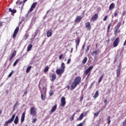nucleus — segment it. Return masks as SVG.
<instances>
[{
  "mask_svg": "<svg viewBox=\"0 0 126 126\" xmlns=\"http://www.w3.org/2000/svg\"><path fill=\"white\" fill-rule=\"evenodd\" d=\"M65 104H66V102H65V97H64V96H62L61 97L62 107H64V106H65Z\"/></svg>",
  "mask_w": 126,
  "mask_h": 126,
  "instance_id": "obj_8",
  "label": "nucleus"
},
{
  "mask_svg": "<svg viewBox=\"0 0 126 126\" xmlns=\"http://www.w3.org/2000/svg\"><path fill=\"white\" fill-rule=\"evenodd\" d=\"M101 112V110H99V111H98L97 112H96V113H94V116L95 117H98V116L99 115V114H100V112Z\"/></svg>",
  "mask_w": 126,
  "mask_h": 126,
  "instance_id": "obj_34",
  "label": "nucleus"
},
{
  "mask_svg": "<svg viewBox=\"0 0 126 126\" xmlns=\"http://www.w3.org/2000/svg\"><path fill=\"white\" fill-rule=\"evenodd\" d=\"M56 72L58 75L62 76V74L64 72V70H63V69H57L56 70Z\"/></svg>",
  "mask_w": 126,
  "mask_h": 126,
  "instance_id": "obj_6",
  "label": "nucleus"
},
{
  "mask_svg": "<svg viewBox=\"0 0 126 126\" xmlns=\"http://www.w3.org/2000/svg\"><path fill=\"white\" fill-rule=\"evenodd\" d=\"M63 54H61V55H60L59 60H62V59H63Z\"/></svg>",
  "mask_w": 126,
  "mask_h": 126,
  "instance_id": "obj_46",
  "label": "nucleus"
},
{
  "mask_svg": "<svg viewBox=\"0 0 126 126\" xmlns=\"http://www.w3.org/2000/svg\"><path fill=\"white\" fill-rule=\"evenodd\" d=\"M111 117L108 116L107 117V124H108V125H109V124L111 123Z\"/></svg>",
  "mask_w": 126,
  "mask_h": 126,
  "instance_id": "obj_32",
  "label": "nucleus"
},
{
  "mask_svg": "<svg viewBox=\"0 0 126 126\" xmlns=\"http://www.w3.org/2000/svg\"><path fill=\"white\" fill-rule=\"evenodd\" d=\"M92 68H93V66H90L89 67V68L85 71L86 75H87V74H88V73H90V71H91V70H92Z\"/></svg>",
  "mask_w": 126,
  "mask_h": 126,
  "instance_id": "obj_12",
  "label": "nucleus"
},
{
  "mask_svg": "<svg viewBox=\"0 0 126 126\" xmlns=\"http://www.w3.org/2000/svg\"><path fill=\"white\" fill-rule=\"evenodd\" d=\"M19 61H20V60L17 59L13 64V66H15V65H16V64H17V63H18V62H19Z\"/></svg>",
  "mask_w": 126,
  "mask_h": 126,
  "instance_id": "obj_30",
  "label": "nucleus"
},
{
  "mask_svg": "<svg viewBox=\"0 0 126 126\" xmlns=\"http://www.w3.org/2000/svg\"><path fill=\"white\" fill-rule=\"evenodd\" d=\"M28 37H29V35L27 34H25V40H27Z\"/></svg>",
  "mask_w": 126,
  "mask_h": 126,
  "instance_id": "obj_48",
  "label": "nucleus"
},
{
  "mask_svg": "<svg viewBox=\"0 0 126 126\" xmlns=\"http://www.w3.org/2000/svg\"><path fill=\"white\" fill-rule=\"evenodd\" d=\"M82 99H83V96H82V97H81L80 101H82Z\"/></svg>",
  "mask_w": 126,
  "mask_h": 126,
  "instance_id": "obj_59",
  "label": "nucleus"
},
{
  "mask_svg": "<svg viewBox=\"0 0 126 126\" xmlns=\"http://www.w3.org/2000/svg\"><path fill=\"white\" fill-rule=\"evenodd\" d=\"M2 113V110H0V115H1Z\"/></svg>",
  "mask_w": 126,
  "mask_h": 126,
  "instance_id": "obj_56",
  "label": "nucleus"
},
{
  "mask_svg": "<svg viewBox=\"0 0 126 126\" xmlns=\"http://www.w3.org/2000/svg\"><path fill=\"white\" fill-rule=\"evenodd\" d=\"M98 19V14H95L91 17L92 21H96Z\"/></svg>",
  "mask_w": 126,
  "mask_h": 126,
  "instance_id": "obj_13",
  "label": "nucleus"
},
{
  "mask_svg": "<svg viewBox=\"0 0 126 126\" xmlns=\"http://www.w3.org/2000/svg\"><path fill=\"white\" fill-rule=\"evenodd\" d=\"M37 114V112L36 111V108L35 107H32L30 110V115L32 116V117H35Z\"/></svg>",
  "mask_w": 126,
  "mask_h": 126,
  "instance_id": "obj_4",
  "label": "nucleus"
},
{
  "mask_svg": "<svg viewBox=\"0 0 126 126\" xmlns=\"http://www.w3.org/2000/svg\"><path fill=\"white\" fill-rule=\"evenodd\" d=\"M119 14V10H116V11H115L114 13V16L117 17L118 16V15Z\"/></svg>",
  "mask_w": 126,
  "mask_h": 126,
  "instance_id": "obj_27",
  "label": "nucleus"
},
{
  "mask_svg": "<svg viewBox=\"0 0 126 126\" xmlns=\"http://www.w3.org/2000/svg\"><path fill=\"white\" fill-rule=\"evenodd\" d=\"M74 115H75V113H74L73 115L71 116V118H70V121H73V118H74Z\"/></svg>",
  "mask_w": 126,
  "mask_h": 126,
  "instance_id": "obj_42",
  "label": "nucleus"
},
{
  "mask_svg": "<svg viewBox=\"0 0 126 126\" xmlns=\"http://www.w3.org/2000/svg\"><path fill=\"white\" fill-rule=\"evenodd\" d=\"M25 119V113H23L21 118V123H23L24 122V120Z\"/></svg>",
  "mask_w": 126,
  "mask_h": 126,
  "instance_id": "obj_18",
  "label": "nucleus"
},
{
  "mask_svg": "<svg viewBox=\"0 0 126 126\" xmlns=\"http://www.w3.org/2000/svg\"><path fill=\"white\" fill-rule=\"evenodd\" d=\"M98 54H99V50L94 51L92 53V55L94 57H96Z\"/></svg>",
  "mask_w": 126,
  "mask_h": 126,
  "instance_id": "obj_19",
  "label": "nucleus"
},
{
  "mask_svg": "<svg viewBox=\"0 0 126 126\" xmlns=\"http://www.w3.org/2000/svg\"><path fill=\"white\" fill-rule=\"evenodd\" d=\"M115 8V3H112L109 6V9H114Z\"/></svg>",
  "mask_w": 126,
  "mask_h": 126,
  "instance_id": "obj_22",
  "label": "nucleus"
},
{
  "mask_svg": "<svg viewBox=\"0 0 126 126\" xmlns=\"http://www.w3.org/2000/svg\"><path fill=\"white\" fill-rule=\"evenodd\" d=\"M9 11H10V12H11L12 14H14V13H16V9L12 10L11 8H9Z\"/></svg>",
  "mask_w": 126,
  "mask_h": 126,
  "instance_id": "obj_21",
  "label": "nucleus"
},
{
  "mask_svg": "<svg viewBox=\"0 0 126 126\" xmlns=\"http://www.w3.org/2000/svg\"><path fill=\"white\" fill-rule=\"evenodd\" d=\"M36 122H37V119L34 118V119L32 120V123H35Z\"/></svg>",
  "mask_w": 126,
  "mask_h": 126,
  "instance_id": "obj_49",
  "label": "nucleus"
},
{
  "mask_svg": "<svg viewBox=\"0 0 126 126\" xmlns=\"http://www.w3.org/2000/svg\"><path fill=\"white\" fill-rule=\"evenodd\" d=\"M47 37H51L52 35H53V33L52 32H47L46 33Z\"/></svg>",
  "mask_w": 126,
  "mask_h": 126,
  "instance_id": "obj_29",
  "label": "nucleus"
},
{
  "mask_svg": "<svg viewBox=\"0 0 126 126\" xmlns=\"http://www.w3.org/2000/svg\"><path fill=\"white\" fill-rule=\"evenodd\" d=\"M17 35V32H14V33L12 35L13 39H14L15 37H16Z\"/></svg>",
  "mask_w": 126,
  "mask_h": 126,
  "instance_id": "obj_33",
  "label": "nucleus"
},
{
  "mask_svg": "<svg viewBox=\"0 0 126 126\" xmlns=\"http://www.w3.org/2000/svg\"><path fill=\"white\" fill-rule=\"evenodd\" d=\"M15 116L16 115L15 113L12 116L11 118L9 120L5 122L4 126H8V124H11V123L14 121V119H15Z\"/></svg>",
  "mask_w": 126,
  "mask_h": 126,
  "instance_id": "obj_3",
  "label": "nucleus"
},
{
  "mask_svg": "<svg viewBox=\"0 0 126 126\" xmlns=\"http://www.w3.org/2000/svg\"><path fill=\"white\" fill-rule=\"evenodd\" d=\"M85 123V121H84L83 123H81L79 124V126H83V123Z\"/></svg>",
  "mask_w": 126,
  "mask_h": 126,
  "instance_id": "obj_51",
  "label": "nucleus"
},
{
  "mask_svg": "<svg viewBox=\"0 0 126 126\" xmlns=\"http://www.w3.org/2000/svg\"><path fill=\"white\" fill-rule=\"evenodd\" d=\"M83 117H84V114L83 113H82L79 117V120L80 121L82 120V119L83 118Z\"/></svg>",
  "mask_w": 126,
  "mask_h": 126,
  "instance_id": "obj_38",
  "label": "nucleus"
},
{
  "mask_svg": "<svg viewBox=\"0 0 126 126\" xmlns=\"http://www.w3.org/2000/svg\"><path fill=\"white\" fill-rule=\"evenodd\" d=\"M110 28H111V24H110L108 26L107 32L110 31Z\"/></svg>",
  "mask_w": 126,
  "mask_h": 126,
  "instance_id": "obj_45",
  "label": "nucleus"
},
{
  "mask_svg": "<svg viewBox=\"0 0 126 126\" xmlns=\"http://www.w3.org/2000/svg\"><path fill=\"white\" fill-rule=\"evenodd\" d=\"M78 21H79V17H77L75 20V22L76 23V22H78Z\"/></svg>",
  "mask_w": 126,
  "mask_h": 126,
  "instance_id": "obj_41",
  "label": "nucleus"
},
{
  "mask_svg": "<svg viewBox=\"0 0 126 126\" xmlns=\"http://www.w3.org/2000/svg\"><path fill=\"white\" fill-rule=\"evenodd\" d=\"M39 88L41 92V100L43 101L46 99V88L45 87H42V88L39 86Z\"/></svg>",
  "mask_w": 126,
  "mask_h": 126,
  "instance_id": "obj_1",
  "label": "nucleus"
},
{
  "mask_svg": "<svg viewBox=\"0 0 126 126\" xmlns=\"http://www.w3.org/2000/svg\"><path fill=\"white\" fill-rule=\"evenodd\" d=\"M18 122H19V118H18V116H16L14 121V123L15 125H17Z\"/></svg>",
  "mask_w": 126,
  "mask_h": 126,
  "instance_id": "obj_16",
  "label": "nucleus"
},
{
  "mask_svg": "<svg viewBox=\"0 0 126 126\" xmlns=\"http://www.w3.org/2000/svg\"><path fill=\"white\" fill-rule=\"evenodd\" d=\"M22 23V21L20 22L19 23V25H20V24H21Z\"/></svg>",
  "mask_w": 126,
  "mask_h": 126,
  "instance_id": "obj_60",
  "label": "nucleus"
},
{
  "mask_svg": "<svg viewBox=\"0 0 126 126\" xmlns=\"http://www.w3.org/2000/svg\"><path fill=\"white\" fill-rule=\"evenodd\" d=\"M71 61V59L70 58H69L67 61V64H69V63H70V62Z\"/></svg>",
  "mask_w": 126,
  "mask_h": 126,
  "instance_id": "obj_43",
  "label": "nucleus"
},
{
  "mask_svg": "<svg viewBox=\"0 0 126 126\" xmlns=\"http://www.w3.org/2000/svg\"><path fill=\"white\" fill-rule=\"evenodd\" d=\"M53 95H54V91H50L49 92L50 96L51 97V96H53Z\"/></svg>",
  "mask_w": 126,
  "mask_h": 126,
  "instance_id": "obj_39",
  "label": "nucleus"
},
{
  "mask_svg": "<svg viewBox=\"0 0 126 126\" xmlns=\"http://www.w3.org/2000/svg\"><path fill=\"white\" fill-rule=\"evenodd\" d=\"M93 84H94V83H92L91 84V88L92 87V86H93Z\"/></svg>",
  "mask_w": 126,
  "mask_h": 126,
  "instance_id": "obj_61",
  "label": "nucleus"
},
{
  "mask_svg": "<svg viewBox=\"0 0 126 126\" xmlns=\"http://www.w3.org/2000/svg\"><path fill=\"white\" fill-rule=\"evenodd\" d=\"M120 43V38L117 37L115 40L113 42V46L115 48H116V47H117V46H118V45H119V43Z\"/></svg>",
  "mask_w": 126,
  "mask_h": 126,
  "instance_id": "obj_10",
  "label": "nucleus"
},
{
  "mask_svg": "<svg viewBox=\"0 0 126 126\" xmlns=\"http://www.w3.org/2000/svg\"><path fill=\"white\" fill-rule=\"evenodd\" d=\"M103 77H104V74H102L100 78H99V79L98 80V83H100L101 82V81H102V80L103 79Z\"/></svg>",
  "mask_w": 126,
  "mask_h": 126,
  "instance_id": "obj_25",
  "label": "nucleus"
},
{
  "mask_svg": "<svg viewBox=\"0 0 126 126\" xmlns=\"http://www.w3.org/2000/svg\"><path fill=\"white\" fill-rule=\"evenodd\" d=\"M86 28L88 31L91 30V25L90 24V22H88L86 24Z\"/></svg>",
  "mask_w": 126,
  "mask_h": 126,
  "instance_id": "obj_14",
  "label": "nucleus"
},
{
  "mask_svg": "<svg viewBox=\"0 0 126 126\" xmlns=\"http://www.w3.org/2000/svg\"><path fill=\"white\" fill-rule=\"evenodd\" d=\"M85 47V45L84 44L83 46V47H82L83 50V49H84V47Z\"/></svg>",
  "mask_w": 126,
  "mask_h": 126,
  "instance_id": "obj_58",
  "label": "nucleus"
},
{
  "mask_svg": "<svg viewBox=\"0 0 126 126\" xmlns=\"http://www.w3.org/2000/svg\"><path fill=\"white\" fill-rule=\"evenodd\" d=\"M32 44H30L29 45L27 49V52H30V51H31V49H32Z\"/></svg>",
  "mask_w": 126,
  "mask_h": 126,
  "instance_id": "obj_20",
  "label": "nucleus"
},
{
  "mask_svg": "<svg viewBox=\"0 0 126 126\" xmlns=\"http://www.w3.org/2000/svg\"><path fill=\"white\" fill-rule=\"evenodd\" d=\"M13 73H14V71H12L8 75V77H10L11 76H12V74H13Z\"/></svg>",
  "mask_w": 126,
  "mask_h": 126,
  "instance_id": "obj_37",
  "label": "nucleus"
},
{
  "mask_svg": "<svg viewBox=\"0 0 126 126\" xmlns=\"http://www.w3.org/2000/svg\"><path fill=\"white\" fill-rule=\"evenodd\" d=\"M89 76H90V73H89L88 75V77H89Z\"/></svg>",
  "mask_w": 126,
  "mask_h": 126,
  "instance_id": "obj_62",
  "label": "nucleus"
},
{
  "mask_svg": "<svg viewBox=\"0 0 126 126\" xmlns=\"http://www.w3.org/2000/svg\"><path fill=\"white\" fill-rule=\"evenodd\" d=\"M121 68H122V64L120 63H119L117 70V77H119V76H120V73H121Z\"/></svg>",
  "mask_w": 126,
  "mask_h": 126,
  "instance_id": "obj_7",
  "label": "nucleus"
},
{
  "mask_svg": "<svg viewBox=\"0 0 126 126\" xmlns=\"http://www.w3.org/2000/svg\"><path fill=\"white\" fill-rule=\"evenodd\" d=\"M32 66H29L27 68V70H26V72L27 73H28L29 72V71H30V69H31Z\"/></svg>",
  "mask_w": 126,
  "mask_h": 126,
  "instance_id": "obj_28",
  "label": "nucleus"
},
{
  "mask_svg": "<svg viewBox=\"0 0 126 126\" xmlns=\"http://www.w3.org/2000/svg\"><path fill=\"white\" fill-rule=\"evenodd\" d=\"M87 57H85L84 58V59L83 61V63H84V64H85V63H86V62H87Z\"/></svg>",
  "mask_w": 126,
  "mask_h": 126,
  "instance_id": "obj_35",
  "label": "nucleus"
},
{
  "mask_svg": "<svg viewBox=\"0 0 126 126\" xmlns=\"http://www.w3.org/2000/svg\"><path fill=\"white\" fill-rule=\"evenodd\" d=\"M122 24V21L119 22L117 25L115 27V32H119V30H120V27H121V25Z\"/></svg>",
  "mask_w": 126,
  "mask_h": 126,
  "instance_id": "obj_11",
  "label": "nucleus"
},
{
  "mask_svg": "<svg viewBox=\"0 0 126 126\" xmlns=\"http://www.w3.org/2000/svg\"><path fill=\"white\" fill-rule=\"evenodd\" d=\"M24 95L27 94V91H25L24 93Z\"/></svg>",
  "mask_w": 126,
  "mask_h": 126,
  "instance_id": "obj_55",
  "label": "nucleus"
},
{
  "mask_svg": "<svg viewBox=\"0 0 126 126\" xmlns=\"http://www.w3.org/2000/svg\"><path fill=\"white\" fill-rule=\"evenodd\" d=\"M104 102V103L105 104V105H107V103H107V99H105Z\"/></svg>",
  "mask_w": 126,
  "mask_h": 126,
  "instance_id": "obj_54",
  "label": "nucleus"
},
{
  "mask_svg": "<svg viewBox=\"0 0 126 126\" xmlns=\"http://www.w3.org/2000/svg\"><path fill=\"white\" fill-rule=\"evenodd\" d=\"M89 49H90V45H89L87 46L86 53H88V51H89Z\"/></svg>",
  "mask_w": 126,
  "mask_h": 126,
  "instance_id": "obj_40",
  "label": "nucleus"
},
{
  "mask_svg": "<svg viewBox=\"0 0 126 126\" xmlns=\"http://www.w3.org/2000/svg\"><path fill=\"white\" fill-rule=\"evenodd\" d=\"M27 0H23V2H24V3H25V2H26Z\"/></svg>",
  "mask_w": 126,
  "mask_h": 126,
  "instance_id": "obj_57",
  "label": "nucleus"
},
{
  "mask_svg": "<svg viewBox=\"0 0 126 126\" xmlns=\"http://www.w3.org/2000/svg\"><path fill=\"white\" fill-rule=\"evenodd\" d=\"M16 56V51L14 50L12 53L11 54L9 58V62H11L13 60V58Z\"/></svg>",
  "mask_w": 126,
  "mask_h": 126,
  "instance_id": "obj_9",
  "label": "nucleus"
},
{
  "mask_svg": "<svg viewBox=\"0 0 126 126\" xmlns=\"http://www.w3.org/2000/svg\"><path fill=\"white\" fill-rule=\"evenodd\" d=\"M57 107H58V105L57 104H55L51 110V113H54L57 109Z\"/></svg>",
  "mask_w": 126,
  "mask_h": 126,
  "instance_id": "obj_17",
  "label": "nucleus"
},
{
  "mask_svg": "<svg viewBox=\"0 0 126 126\" xmlns=\"http://www.w3.org/2000/svg\"><path fill=\"white\" fill-rule=\"evenodd\" d=\"M64 68H65V65H64V63H62L61 64V69H63L64 70Z\"/></svg>",
  "mask_w": 126,
  "mask_h": 126,
  "instance_id": "obj_26",
  "label": "nucleus"
},
{
  "mask_svg": "<svg viewBox=\"0 0 126 126\" xmlns=\"http://www.w3.org/2000/svg\"><path fill=\"white\" fill-rule=\"evenodd\" d=\"M126 43L125 42H124V46H126Z\"/></svg>",
  "mask_w": 126,
  "mask_h": 126,
  "instance_id": "obj_63",
  "label": "nucleus"
},
{
  "mask_svg": "<svg viewBox=\"0 0 126 126\" xmlns=\"http://www.w3.org/2000/svg\"><path fill=\"white\" fill-rule=\"evenodd\" d=\"M37 36V32H36L34 35H32V38L31 39V41H32V42H33V41H34V39H35V38L36 37V36Z\"/></svg>",
  "mask_w": 126,
  "mask_h": 126,
  "instance_id": "obj_24",
  "label": "nucleus"
},
{
  "mask_svg": "<svg viewBox=\"0 0 126 126\" xmlns=\"http://www.w3.org/2000/svg\"><path fill=\"white\" fill-rule=\"evenodd\" d=\"M126 11L125 10L123 11V16H125V15H126Z\"/></svg>",
  "mask_w": 126,
  "mask_h": 126,
  "instance_id": "obj_52",
  "label": "nucleus"
},
{
  "mask_svg": "<svg viewBox=\"0 0 126 126\" xmlns=\"http://www.w3.org/2000/svg\"><path fill=\"white\" fill-rule=\"evenodd\" d=\"M116 62H117V60H116V59H115V60H114V63H116Z\"/></svg>",
  "mask_w": 126,
  "mask_h": 126,
  "instance_id": "obj_64",
  "label": "nucleus"
},
{
  "mask_svg": "<svg viewBox=\"0 0 126 126\" xmlns=\"http://www.w3.org/2000/svg\"><path fill=\"white\" fill-rule=\"evenodd\" d=\"M107 18H108V16H106L105 18L103 19V21H106Z\"/></svg>",
  "mask_w": 126,
  "mask_h": 126,
  "instance_id": "obj_50",
  "label": "nucleus"
},
{
  "mask_svg": "<svg viewBox=\"0 0 126 126\" xmlns=\"http://www.w3.org/2000/svg\"><path fill=\"white\" fill-rule=\"evenodd\" d=\"M2 22H0V27H1V26H2Z\"/></svg>",
  "mask_w": 126,
  "mask_h": 126,
  "instance_id": "obj_53",
  "label": "nucleus"
},
{
  "mask_svg": "<svg viewBox=\"0 0 126 126\" xmlns=\"http://www.w3.org/2000/svg\"><path fill=\"white\" fill-rule=\"evenodd\" d=\"M78 45H79V39L76 40V47L77 48Z\"/></svg>",
  "mask_w": 126,
  "mask_h": 126,
  "instance_id": "obj_36",
  "label": "nucleus"
},
{
  "mask_svg": "<svg viewBox=\"0 0 126 126\" xmlns=\"http://www.w3.org/2000/svg\"><path fill=\"white\" fill-rule=\"evenodd\" d=\"M50 77H51V81H55L57 78V75L55 73H52L51 75H50Z\"/></svg>",
  "mask_w": 126,
  "mask_h": 126,
  "instance_id": "obj_15",
  "label": "nucleus"
},
{
  "mask_svg": "<svg viewBox=\"0 0 126 126\" xmlns=\"http://www.w3.org/2000/svg\"><path fill=\"white\" fill-rule=\"evenodd\" d=\"M49 70V66L47 65L44 69V72H47Z\"/></svg>",
  "mask_w": 126,
  "mask_h": 126,
  "instance_id": "obj_31",
  "label": "nucleus"
},
{
  "mask_svg": "<svg viewBox=\"0 0 126 126\" xmlns=\"http://www.w3.org/2000/svg\"><path fill=\"white\" fill-rule=\"evenodd\" d=\"M18 31H19V27H17L15 29L14 32H18Z\"/></svg>",
  "mask_w": 126,
  "mask_h": 126,
  "instance_id": "obj_44",
  "label": "nucleus"
},
{
  "mask_svg": "<svg viewBox=\"0 0 126 126\" xmlns=\"http://www.w3.org/2000/svg\"><path fill=\"white\" fill-rule=\"evenodd\" d=\"M78 84H79V77H77L75 79V80L70 86V90H73Z\"/></svg>",
  "mask_w": 126,
  "mask_h": 126,
  "instance_id": "obj_2",
  "label": "nucleus"
},
{
  "mask_svg": "<svg viewBox=\"0 0 126 126\" xmlns=\"http://www.w3.org/2000/svg\"><path fill=\"white\" fill-rule=\"evenodd\" d=\"M36 6H37V2H33L32 4L31 8L29 10L28 13L29 14V13H30V12H32V11L34 10V8H36Z\"/></svg>",
  "mask_w": 126,
  "mask_h": 126,
  "instance_id": "obj_5",
  "label": "nucleus"
},
{
  "mask_svg": "<svg viewBox=\"0 0 126 126\" xmlns=\"http://www.w3.org/2000/svg\"><path fill=\"white\" fill-rule=\"evenodd\" d=\"M22 3V1H20L19 2V1H17L16 2V4H19V5H20V4H21Z\"/></svg>",
  "mask_w": 126,
  "mask_h": 126,
  "instance_id": "obj_47",
  "label": "nucleus"
},
{
  "mask_svg": "<svg viewBox=\"0 0 126 126\" xmlns=\"http://www.w3.org/2000/svg\"><path fill=\"white\" fill-rule=\"evenodd\" d=\"M98 96H99V92L98 91H96L95 92V94L94 96V98H97Z\"/></svg>",
  "mask_w": 126,
  "mask_h": 126,
  "instance_id": "obj_23",
  "label": "nucleus"
}]
</instances>
